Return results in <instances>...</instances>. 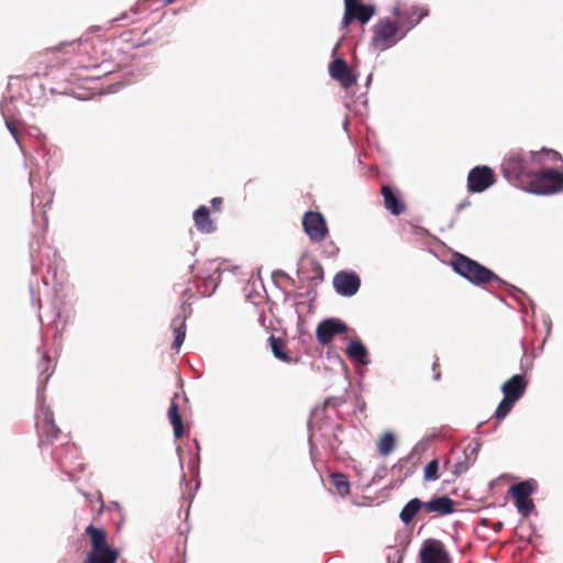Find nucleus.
I'll return each mask as SVG.
<instances>
[{"instance_id": "24", "label": "nucleus", "mask_w": 563, "mask_h": 563, "mask_svg": "<svg viewBox=\"0 0 563 563\" xmlns=\"http://www.w3.org/2000/svg\"><path fill=\"white\" fill-rule=\"evenodd\" d=\"M347 356L363 365L369 363L368 352L364 344L358 340H351L346 347Z\"/></svg>"}, {"instance_id": "36", "label": "nucleus", "mask_w": 563, "mask_h": 563, "mask_svg": "<svg viewBox=\"0 0 563 563\" xmlns=\"http://www.w3.org/2000/svg\"><path fill=\"white\" fill-rule=\"evenodd\" d=\"M130 13L137 14L139 5L136 4V5L132 7L129 11L123 12L119 18L113 19L111 22L114 23L118 21L126 20L130 16Z\"/></svg>"}, {"instance_id": "43", "label": "nucleus", "mask_w": 563, "mask_h": 563, "mask_svg": "<svg viewBox=\"0 0 563 563\" xmlns=\"http://www.w3.org/2000/svg\"><path fill=\"white\" fill-rule=\"evenodd\" d=\"M165 1H166V3H168V4H169V3L175 2L176 0H165Z\"/></svg>"}, {"instance_id": "21", "label": "nucleus", "mask_w": 563, "mask_h": 563, "mask_svg": "<svg viewBox=\"0 0 563 563\" xmlns=\"http://www.w3.org/2000/svg\"><path fill=\"white\" fill-rule=\"evenodd\" d=\"M178 399L179 395L175 394L174 397L172 398L170 406L167 411V417L170 424L173 426V432L175 438L180 439L185 434V428L179 411Z\"/></svg>"}, {"instance_id": "18", "label": "nucleus", "mask_w": 563, "mask_h": 563, "mask_svg": "<svg viewBox=\"0 0 563 563\" xmlns=\"http://www.w3.org/2000/svg\"><path fill=\"white\" fill-rule=\"evenodd\" d=\"M380 192L384 198V206L391 214L399 216L405 212L406 203L397 190L388 185H384Z\"/></svg>"}, {"instance_id": "5", "label": "nucleus", "mask_w": 563, "mask_h": 563, "mask_svg": "<svg viewBox=\"0 0 563 563\" xmlns=\"http://www.w3.org/2000/svg\"><path fill=\"white\" fill-rule=\"evenodd\" d=\"M526 191L538 195H552L563 190V170L554 168L534 169L531 177V186Z\"/></svg>"}, {"instance_id": "1", "label": "nucleus", "mask_w": 563, "mask_h": 563, "mask_svg": "<svg viewBox=\"0 0 563 563\" xmlns=\"http://www.w3.org/2000/svg\"><path fill=\"white\" fill-rule=\"evenodd\" d=\"M543 162L533 151L525 153L512 151L505 156L500 165L504 177L514 186L526 189L531 186V177L534 169L542 168Z\"/></svg>"}, {"instance_id": "35", "label": "nucleus", "mask_w": 563, "mask_h": 563, "mask_svg": "<svg viewBox=\"0 0 563 563\" xmlns=\"http://www.w3.org/2000/svg\"><path fill=\"white\" fill-rule=\"evenodd\" d=\"M77 64L81 69L86 70L87 73L93 71L99 67L97 62L84 63L82 60H78ZM81 77L85 79H90V78H97V77H99V75L86 74V75H81Z\"/></svg>"}, {"instance_id": "11", "label": "nucleus", "mask_w": 563, "mask_h": 563, "mask_svg": "<svg viewBox=\"0 0 563 563\" xmlns=\"http://www.w3.org/2000/svg\"><path fill=\"white\" fill-rule=\"evenodd\" d=\"M36 430L41 440L53 443L60 433L55 424L54 415L48 407H41L36 416Z\"/></svg>"}, {"instance_id": "9", "label": "nucleus", "mask_w": 563, "mask_h": 563, "mask_svg": "<svg viewBox=\"0 0 563 563\" xmlns=\"http://www.w3.org/2000/svg\"><path fill=\"white\" fill-rule=\"evenodd\" d=\"M302 229L311 242L320 243L329 234L324 217L318 211H307L302 217Z\"/></svg>"}, {"instance_id": "7", "label": "nucleus", "mask_w": 563, "mask_h": 563, "mask_svg": "<svg viewBox=\"0 0 563 563\" xmlns=\"http://www.w3.org/2000/svg\"><path fill=\"white\" fill-rule=\"evenodd\" d=\"M393 12L396 16L395 22L398 24L400 30V38L404 37L407 32L415 27L429 13L428 9L418 5L404 8L396 7Z\"/></svg>"}, {"instance_id": "14", "label": "nucleus", "mask_w": 563, "mask_h": 563, "mask_svg": "<svg viewBox=\"0 0 563 563\" xmlns=\"http://www.w3.org/2000/svg\"><path fill=\"white\" fill-rule=\"evenodd\" d=\"M329 74L342 88L349 89L356 85L357 77L343 58H335L329 65Z\"/></svg>"}, {"instance_id": "19", "label": "nucleus", "mask_w": 563, "mask_h": 563, "mask_svg": "<svg viewBox=\"0 0 563 563\" xmlns=\"http://www.w3.org/2000/svg\"><path fill=\"white\" fill-rule=\"evenodd\" d=\"M424 511L434 512L439 516L450 515L454 511V500L448 496L434 497L429 501H423Z\"/></svg>"}, {"instance_id": "42", "label": "nucleus", "mask_w": 563, "mask_h": 563, "mask_svg": "<svg viewBox=\"0 0 563 563\" xmlns=\"http://www.w3.org/2000/svg\"><path fill=\"white\" fill-rule=\"evenodd\" d=\"M335 430H336V431H341V430H342V426H341V424H338V426L335 427Z\"/></svg>"}, {"instance_id": "29", "label": "nucleus", "mask_w": 563, "mask_h": 563, "mask_svg": "<svg viewBox=\"0 0 563 563\" xmlns=\"http://www.w3.org/2000/svg\"><path fill=\"white\" fill-rule=\"evenodd\" d=\"M331 484L336 493L341 496H346L350 493V483L347 477L342 473H334L331 475Z\"/></svg>"}, {"instance_id": "37", "label": "nucleus", "mask_w": 563, "mask_h": 563, "mask_svg": "<svg viewBox=\"0 0 563 563\" xmlns=\"http://www.w3.org/2000/svg\"><path fill=\"white\" fill-rule=\"evenodd\" d=\"M211 207L213 209V211H221V208H222V205H223V199L221 197H216V198H212L211 199Z\"/></svg>"}, {"instance_id": "3", "label": "nucleus", "mask_w": 563, "mask_h": 563, "mask_svg": "<svg viewBox=\"0 0 563 563\" xmlns=\"http://www.w3.org/2000/svg\"><path fill=\"white\" fill-rule=\"evenodd\" d=\"M85 533L89 537L91 545L85 563H117L119 552L109 545L108 534L104 529L89 525Z\"/></svg>"}, {"instance_id": "38", "label": "nucleus", "mask_w": 563, "mask_h": 563, "mask_svg": "<svg viewBox=\"0 0 563 563\" xmlns=\"http://www.w3.org/2000/svg\"><path fill=\"white\" fill-rule=\"evenodd\" d=\"M439 361L437 360L434 363H433V373H434V379L438 380L441 376L440 374V371H439Z\"/></svg>"}, {"instance_id": "34", "label": "nucleus", "mask_w": 563, "mask_h": 563, "mask_svg": "<svg viewBox=\"0 0 563 563\" xmlns=\"http://www.w3.org/2000/svg\"><path fill=\"white\" fill-rule=\"evenodd\" d=\"M439 477V461L432 460L424 466L423 479L427 482H431L437 481Z\"/></svg>"}, {"instance_id": "10", "label": "nucleus", "mask_w": 563, "mask_h": 563, "mask_svg": "<svg viewBox=\"0 0 563 563\" xmlns=\"http://www.w3.org/2000/svg\"><path fill=\"white\" fill-rule=\"evenodd\" d=\"M496 183V174L488 166H475L467 175V189L470 192H483Z\"/></svg>"}, {"instance_id": "17", "label": "nucleus", "mask_w": 563, "mask_h": 563, "mask_svg": "<svg viewBox=\"0 0 563 563\" xmlns=\"http://www.w3.org/2000/svg\"><path fill=\"white\" fill-rule=\"evenodd\" d=\"M528 380L525 375L516 374L501 385L504 396L518 401L526 393Z\"/></svg>"}, {"instance_id": "28", "label": "nucleus", "mask_w": 563, "mask_h": 563, "mask_svg": "<svg viewBox=\"0 0 563 563\" xmlns=\"http://www.w3.org/2000/svg\"><path fill=\"white\" fill-rule=\"evenodd\" d=\"M395 437L391 432H385L377 442V450L382 456H387L395 449Z\"/></svg>"}, {"instance_id": "41", "label": "nucleus", "mask_w": 563, "mask_h": 563, "mask_svg": "<svg viewBox=\"0 0 563 563\" xmlns=\"http://www.w3.org/2000/svg\"><path fill=\"white\" fill-rule=\"evenodd\" d=\"M333 439H334V441H335V442H338V444H341V441L339 440V438H338V434H336V433H334V434H333Z\"/></svg>"}, {"instance_id": "20", "label": "nucleus", "mask_w": 563, "mask_h": 563, "mask_svg": "<svg viewBox=\"0 0 563 563\" xmlns=\"http://www.w3.org/2000/svg\"><path fill=\"white\" fill-rule=\"evenodd\" d=\"M298 273L302 275L307 280H309L313 286L319 285L324 277L322 265L313 258H310L305 264H302Z\"/></svg>"}, {"instance_id": "25", "label": "nucleus", "mask_w": 563, "mask_h": 563, "mask_svg": "<svg viewBox=\"0 0 563 563\" xmlns=\"http://www.w3.org/2000/svg\"><path fill=\"white\" fill-rule=\"evenodd\" d=\"M420 510H424L423 501L419 498H412L404 506L399 518L405 525H409Z\"/></svg>"}, {"instance_id": "16", "label": "nucleus", "mask_w": 563, "mask_h": 563, "mask_svg": "<svg viewBox=\"0 0 563 563\" xmlns=\"http://www.w3.org/2000/svg\"><path fill=\"white\" fill-rule=\"evenodd\" d=\"M375 14V8L372 4H362L358 3L354 7L345 8L344 15L342 19V26L347 27L352 21L357 20L361 23H367L372 16Z\"/></svg>"}, {"instance_id": "39", "label": "nucleus", "mask_w": 563, "mask_h": 563, "mask_svg": "<svg viewBox=\"0 0 563 563\" xmlns=\"http://www.w3.org/2000/svg\"><path fill=\"white\" fill-rule=\"evenodd\" d=\"M361 0H344V9L351 8L360 3Z\"/></svg>"}, {"instance_id": "31", "label": "nucleus", "mask_w": 563, "mask_h": 563, "mask_svg": "<svg viewBox=\"0 0 563 563\" xmlns=\"http://www.w3.org/2000/svg\"><path fill=\"white\" fill-rule=\"evenodd\" d=\"M53 360L48 355V353H43L38 363V369L41 371V376H44V380H47L51 374L53 373Z\"/></svg>"}, {"instance_id": "4", "label": "nucleus", "mask_w": 563, "mask_h": 563, "mask_svg": "<svg viewBox=\"0 0 563 563\" xmlns=\"http://www.w3.org/2000/svg\"><path fill=\"white\" fill-rule=\"evenodd\" d=\"M451 266L454 272L475 285H484L499 279L494 272L461 253L452 255Z\"/></svg>"}, {"instance_id": "40", "label": "nucleus", "mask_w": 563, "mask_h": 563, "mask_svg": "<svg viewBox=\"0 0 563 563\" xmlns=\"http://www.w3.org/2000/svg\"><path fill=\"white\" fill-rule=\"evenodd\" d=\"M503 526H504V525H503V522H497V523L494 526V529H495L496 531H498V530H500V529L503 528Z\"/></svg>"}, {"instance_id": "13", "label": "nucleus", "mask_w": 563, "mask_h": 563, "mask_svg": "<svg viewBox=\"0 0 563 563\" xmlns=\"http://www.w3.org/2000/svg\"><path fill=\"white\" fill-rule=\"evenodd\" d=\"M420 563H452L444 544L437 539L424 541L420 549Z\"/></svg>"}, {"instance_id": "22", "label": "nucleus", "mask_w": 563, "mask_h": 563, "mask_svg": "<svg viewBox=\"0 0 563 563\" xmlns=\"http://www.w3.org/2000/svg\"><path fill=\"white\" fill-rule=\"evenodd\" d=\"M194 221L197 230L201 233H212L216 230L210 218V211L206 206H200L194 212Z\"/></svg>"}, {"instance_id": "27", "label": "nucleus", "mask_w": 563, "mask_h": 563, "mask_svg": "<svg viewBox=\"0 0 563 563\" xmlns=\"http://www.w3.org/2000/svg\"><path fill=\"white\" fill-rule=\"evenodd\" d=\"M269 346L274 356L283 362H290L291 358L286 353V343L283 339L276 338L275 335H271L268 338Z\"/></svg>"}, {"instance_id": "26", "label": "nucleus", "mask_w": 563, "mask_h": 563, "mask_svg": "<svg viewBox=\"0 0 563 563\" xmlns=\"http://www.w3.org/2000/svg\"><path fill=\"white\" fill-rule=\"evenodd\" d=\"M172 328L175 334V339L173 342V349L178 350L186 338V321L183 317L178 316L173 319L172 321Z\"/></svg>"}, {"instance_id": "32", "label": "nucleus", "mask_w": 563, "mask_h": 563, "mask_svg": "<svg viewBox=\"0 0 563 563\" xmlns=\"http://www.w3.org/2000/svg\"><path fill=\"white\" fill-rule=\"evenodd\" d=\"M22 122L19 121V120H15L13 118H5V125H7V129L9 130V132L11 133V135L13 136V139L15 140V142L20 145H21V142H22V133L20 132V126H21Z\"/></svg>"}, {"instance_id": "23", "label": "nucleus", "mask_w": 563, "mask_h": 563, "mask_svg": "<svg viewBox=\"0 0 563 563\" xmlns=\"http://www.w3.org/2000/svg\"><path fill=\"white\" fill-rule=\"evenodd\" d=\"M150 32H152V29H147V30L143 31L141 34H139L136 30H131V31L121 33L120 37L123 42L131 43V45L133 47H141V46L151 44L152 42H154L155 40H157L159 37L157 34H156L155 38H152L150 36L147 37L146 35Z\"/></svg>"}, {"instance_id": "2", "label": "nucleus", "mask_w": 563, "mask_h": 563, "mask_svg": "<svg viewBox=\"0 0 563 563\" xmlns=\"http://www.w3.org/2000/svg\"><path fill=\"white\" fill-rule=\"evenodd\" d=\"M91 45L88 42H68L62 43L59 46L54 47L52 49H46L45 52H41L37 55L30 58L27 62V70L25 77H34V76H46L49 74L51 63L53 62V55L57 52H73V53H88Z\"/></svg>"}, {"instance_id": "6", "label": "nucleus", "mask_w": 563, "mask_h": 563, "mask_svg": "<svg viewBox=\"0 0 563 563\" xmlns=\"http://www.w3.org/2000/svg\"><path fill=\"white\" fill-rule=\"evenodd\" d=\"M398 33L400 30L395 21L380 19L373 26L372 45L378 51H386L397 43Z\"/></svg>"}, {"instance_id": "30", "label": "nucleus", "mask_w": 563, "mask_h": 563, "mask_svg": "<svg viewBox=\"0 0 563 563\" xmlns=\"http://www.w3.org/2000/svg\"><path fill=\"white\" fill-rule=\"evenodd\" d=\"M516 402V400L504 396V399L500 401L495 411L496 419L503 420L512 410V407Z\"/></svg>"}, {"instance_id": "33", "label": "nucleus", "mask_w": 563, "mask_h": 563, "mask_svg": "<svg viewBox=\"0 0 563 563\" xmlns=\"http://www.w3.org/2000/svg\"><path fill=\"white\" fill-rule=\"evenodd\" d=\"M534 154L540 155L541 162H543V167L545 166V161H550L554 165L562 162V156L559 152L550 148H542L539 152H534Z\"/></svg>"}, {"instance_id": "15", "label": "nucleus", "mask_w": 563, "mask_h": 563, "mask_svg": "<svg viewBox=\"0 0 563 563\" xmlns=\"http://www.w3.org/2000/svg\"><path fill=\"white\" fill-rule=\"evenodd\" d=\"M361 286L360 277L354 272H339L333 278V287L338 294L351 297Z\"/></svg>"}, {"instance_id": "8", "label": "nucleus", "mask_w": 563, "mask_h": 563, "mask_svg": "<svg viewBox=\"0 0 563 563\" xmlns=\"http://www.w3.org/2000/svg\"><path fill=\"white\" fill-rule=\"evenodd\" d=\"M537 486L536 481H525L512 485L509 488V494L515 498V504L518 511L528 517L534 508V504L530 498Z\"/></svg>"}, {"instance_id": "12", "label": "nucleus", "mask_w": 563, "mask_h": 563, "mask_svg": "<svg viewBox=\"0 0 563 563\" xmlns=\"http://www.w3.org/2000/svg\"><path fill=\"white\" fill-rule=\"evenodd\" d=\"M347 330L345 322L336 318H329L318 324L316 338L321 345L327 346L331 344L335 335L346 334Z\"/></svg>"}]
</instances>
